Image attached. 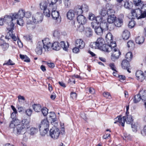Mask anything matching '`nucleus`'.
Here are the masks:
<instances>
[{
    "instance_id": "f257e3e1",
    "label": "nucleus",
    "mask_w": 146,
    "mask_h": 146,
    "mask_svg": "<svg viewBox=\"0 0 146 146\" xmlns=\"http://www.w3.org/2000/svg\"><path fill=\"white\" fill-rule=\"evenodd\" d=\"M51 46V43L48 38H47L38 42L36 45L35 51L38 55H41L43 52H47Z\"/></svg>"
},
{
    "instance_id": "4d7b16f0",
    "label": "nucleus",
    "mask_w": 146,
    "mask_h": 146,
    "mask_svg": "<svg viewBox=\"0 0 146 146\" xmlns=\"http://www.w3.org/2000/svg\"><path fill=\"white\" fill-rule=\"evenodd\" d=\"M103 96L105 98L110 99L111 98V96L110 93L108 92H104L103 93Z\"/></svg>"
},
{
    "instance_id": "c03bdc74",
    "label": "nucleus",
    "mask_w": 146,
    "mask_h": 146,
    "mask_svg": "<svg viewBox=\"0 0 146 146\" xmlns=\"http://www.w3.org/2000/svg\"><path fill=\"white\" fill-rule=\"evenodd\" d=\"M65 7L66 8H68L70 7L71 4L70 0H65L64 2Z\"/></svg>"
},
{
    "instance_id": "dca6fc26",
    "label": "nucleus",
    "mask_w": 146,
    "mask_h": 146,
    "mask_svg": "<svg viewBox=\"0 0 146 146\" xmlns=\"http://www.w3.org/2000/svg\"><path fill=\"white\" fill-rule=\"evenodd\" d=\"M77 18L78 23L85 24L86 23L87 19L86 17L82 15H79Z\"/></svg>"
},
{
    "instance_id": "49530a36",
    "label": "nucleus",
    "mask_w": 146,
    "mask_h": 146,
    "mask_svg": "<svg viewBox=\"0 0 146 146\" xmlns=\"http://www.w3.org/2000/svg\"><path fill=\"white\" fill-rule=\"evenodd\" d=\"M97 17L96 18L94 15L92 13H90L89 16H88V19H89L90 20H95L97 22Z\"/></svg>"
},
{
    "instance_id": "bf43d9fd",
    "label": "nucleus",
    "mask_w": 146,
    "mask_h": 146,
    "mask_svg": "<svg viewBox=\"0 0 146 146\" xmlns=\"http://www.w3.org/2000/svg\"><path fill=\"white\" fill-rule=\"evenodd\" d=\"M135 22L134 20H131L130 21L128 24V27L129 28H133L135 25Z\"/></svg>"
},
{
    "instance_id": "b1692460",
    "label": "nucleus",
    "mask_w": 146,
    "mask_h": 146,
    "mask_svg": "<svg viewBox=\"0 0 146 146\" xmlns=\"http://www.w3.org/2000/svg\"><path fill=\"white\" fill-rule=\"evenodd\" d=\"M50 47L52 48V49L56 50H58L61 48V46L59 42H55L52 44H51Z\"/></svg>"
},
{
    "instance_id": "864d4df0",
    "label": "nucleus",
    "mask_w": 146,
    "mask_h": 146,
    "mask_svg": "<svg viewBox=\"0 0 146 146\" xmlns=\"http://www.w3.org/2000/svg\"><path fill=\"white\" fill-rule=\"evenodd\" d=\"M133 1L134 4L137 6L140 5L142 4L141 0H132Z\"/></svg>"
},
{
    "instance_id": "774afa93",
    "label": "nucleus",
    "mask_w": 146,
    "mask_h": 146,
    "mask_svg": "<svg viewBox=\"0 0 146 146\" xmlns=\"http://www.w3.org/2000/svg\"><path fill=\"white\" fill-rule=\"evenodd\" d=\"M70 96L72 99H75L77 98V95L75 92H72L70 93Z\"/></svg>"
},
{
    "instance_id": "f3484780",
    "label": "nucleus",
    "mask_w": 146,
    "mask_h": 146,
    "mask_svg": "<svg viewBox=\"0 0 146 146\" xmlns=\"http://www.w3.org/2000/svg\"><path fill=\"white\" fill-rule=\"evenodd\" d=\"M139 94L142 101L144 103L145 102H146V90L143 88H141L139 92Z\"/></svg>"
},
{
    "instance_id": "0eeeda50",
    "label": "nucleus",
    "mask_w": 146,
    "mask_h": 146,
    "mask_svg": "<svg viewBox=\"0 0 146 146\" xmlns=\"http://www.w3.org/2000/svg\"><path fill=\"white\" fill-rule=\"evenodd\" d=\"M116 46V44L115 43L114 44L113 46H112V49L111 50L113 51V53L111 55V58L113 61H115L116 60H117L121 54L119 50L115 48Z\"/></svg>"
},
{
    "instance_id": "6e6552de",
    "label": "nucleus",
    "mask_w": 146,
    "mask_h": 146,
    "mask_svg": "<svg viewBox=\"0 0 146 146\" xmlns=\"http://www.w3.org/2000/svg\"><path fill=\"white\" fill-rule=\"evenodd\" d=\"M60 134V131L57 128H55L50 129V135L54 139H57Z\"/></svg>"
},
{
    "instance_id": "4c0bfd02",
    "label": "nucleus",
    "mask_w": 146,
    "mask_h": 146,
    "mask_svg": "<svg viewBox=\"0 0 146 146\" xmlns=\"http://www.w3.org/2000/svg\"><path fill=\"white\" fill-rule=\"evenodd\" d=\"M132 53L131 52H129L126 54L125 58L126 59L125 60L128 61L130 62L132 59Z\"/></svg>"
},
{
    "instance_id": "6ab92c4d",
    "label": "nucleus",
    "mask_w": 146,
    "mask_h": 146,
    "mask_svg": "<svg viewBox=\"0 0 146 146\" xmlns=\"http://www.w3.org/2000/svg\"><path fill=\"white\" fill-rule=\"evenodd\" d=\"M50 9H52L51 16L52 18L54 20L57 19L58 18L59 16V12L56 11V9L54 10L53 8Z\"/></svg>"
},
{
    "instance_id": "c756f323",
    "label": "nucleus",
    "mask_w": 146,
    "mask_h": 146,
    "mask_svg": "<svg viewBox=\"0 0 146 146\" xmlns=\"http://www.w3.org/2000/svg\"><path fill=\"white\" fill-rule=\"evenodd\" d=\"M95 31L97 35H101L103 33L104 30L101 28V27H95Z\"/></svg>"
},
{
    "instance_id": "a211bd4d",
    "label": "nucleus",
    "mask_w": 146,
    "mask_h": 146,
    "mask_svg": "<svg viewBox=\"0 0 146 146\" xmlns=\"http://www.w3.org/2000/svg\"><path fill=\"white\" fill-rule=\"evenodd\" d=\"M35 23L30 20L27 21L26 26L27 29L28 30H32L35 29L36 27Z\"/></svg>"
},
{
    "instance_id": "ea45409f",
    "label": "nucleus",
    "mask_w": 146,
    "mask_h": 146,
    "mask_svg": "<svg viewBox=\"0 0 146 146\" xmlns=\"http://www.w3.org/2000/svg\"><path fill=\"white\" fill-rule=\"evenodd\" d=\"M7 30L8 31V32L7 33L6 36H5V38L8 40H9L11 38V34L12 33V29L11 28H9V27H7Z\"/></svg>"
},
{
    "instance_id": "a18cd8bd",
    "label": "nucleus",
    "mask_w": 146,
    "mask_h": 146,
    "mask_svg": "<svg viewBox=\"0 0 146 146\" xmlns=\"http://www.w3.org/2000/svg\"><path fill=\"white\" fill-rule=\"evenodd\" d=\"M108 30L110 31L113 30L115 27L114 24L113 23H108Z\"/></svg>"
},
{
    "instance_id": "412c9836",
    "label": "nucleus",
    "mask_w": 146,
    "mask_h": 146,
    "mask_svg": "<svg viewBox=\"0 0 146 146\" xmlns=\"http://www.w3.org/2000/svg\"><path fill=\"white\" fill-rule=\"evenodd\" d=\"M74 13L73 10H69L67 14V16L68 19L70 20L73 19L75 17Z\"/></svg>"
},
{
    "instance_id": "20e7f679",
    "label": "nucleus",
    "mask_w": 146,
    "mask_h": 146,
    "mask_svg": "<svg viewBox=\"0 0 146 146\" xmlns=\"http://www.w3.org/2000/svg\"><path fill=\"white\" fill-rule=\"evenodd\" d=\"M49 123L47 119H44L39 125V131L42 136H44L49 130Z\"/></svg>"
},
{
    "instance_id": "f03ea898",
    "label": "nucleus",
    "mask_w": 146,
    "mask_h": 146,
    "mask_svg": "<svg viewBox=\"0 0 146 146\" xmlns=\"http://www.w3.org/2000/svg\"><path fill=\"white\" fill-rule=\"evenodd\" d=\"M9 126L11 128H13V132L16 135L22 134L26 130L20 124V121L19 120L11 121Z\"/></svg>"
},
{
    "instance_id": "7c9ffc66",
    "label": "nucleus",
    "mask_w": 146,
    "mask_h": 146,
    "mask_svg": "<svg viewBox=\"0 0 146 146\" xmlns=\"http://www.w3.org/2000/svg\"><path fill=\"white\" fill-rule=\"evenodd\" d=\"M83 24H77V23H74L75 26L76 27L77 25L76 29L80 32L83 31L84 29V27L83 25Z\"/></svg>"
},
{
    "instance_id": "5701e85b",
    "label": "nucleus",
    "mask_w": 146,
    "mask_h": 146,
    "mask_svg": "<svg viewBox=\"0 0 146 146\" xmlns=\"http://www.w3.org/2000/svg\"><path fill=\"white\" fill-rule=\"evenodd\" d=\"M29 120L27 119H24L22 120V123L20 124L23 126V127H25L26 129H27L29 127Z\"/></svg>"
},
{
    "instance_id": "8fccbe9b",
    "label": "nucleus",
    "mask_w": 146,
    "mask_h": 146,
    "mask_svg": "<svg viewBox=\"0 0 146 146\" xmlns=\"http://www.w3.org/2000/svg\"><path fill=\"white\" fill-rule=\"evenodd\" d=\"M134 42L132 40H129L127 42V46L128 48L134 47Z\"/></svg>"
},
{
    "instance_id": "e2e57ef3",
    "label": "nucleus",
    "mask_w": 146,
    "mask_h": 146,
    "mask_svg": "<svg viewBox=\"0 0 146 146\" xmlns=\"http://www.w3.org/2000/svg\"><path fill=\"white\" fill-rule=\"evenodd\" d=\"M32 110L31 109H29L25 111L26 114L28 116H30L32 114Z\"/></svg>"
},
{
    "instance_id": "4be33fe9",
    "label": "nucleus",
    "mask_w": 146,
    "mask_h": 146,
    "mask_svg": "<svg viewBox=\"0 0 146 146\" xmlns=\"http://www.w3.org/2000/svg\"><path fill=\"white\" fill-rule=\"evenodd\" d=\"M49 120H51V123L54 122L56 121V116L54 112H51L48 115Z\"/></svg>"
},
{
    "instance_id": "09e8293b",
    "label": "nucleus",
    "mask_w": 146,
    "mask_h": 146,
    "mask_svg": "<svg viewBox=\"0 0 146 146\" xmlns=\"http://www.w3.org/2000/svg\"><path fill=\"white\" fill-rule=\"evenodd\" d=\"M42 112L44 116H46L47 115L48 112V110L45 107H44L42 109Z\"/></svg>"
},
{
    "instance_id": "603ef678",
    "label": "nucleus",
    "mask_w": 146,
    "mask_h": 146,
    "mask_svg": "<svg viewBox=\"0 0 146 146\" xmlns=\"http://www.w3.org/2000/svg\"><path fill=\"white\" fill-rule=\"evenodd\" d=\"M18 20H17V24L20 26H23L24 23V22L23 20V18H18Z\"/></svg>"
},
{
    "instance_id": "58836bf2",
    "label": "nucleus",
    "mask_w": 146,
    "mask_h": 146,
    "mask_svg": "<svg viewBox=\"0 0 146 146\" xmlns=\"http://www.w3.org/2000/svg\"><path fill=\"white\" fill-rule=\"evenodd\" d=\"M141 100H142V99L139 93V94H137L134 96L133 101L134 103H136L140 101Z\"/></svg>"
},
{
    "instance_id": "39448f33",
    "label": "nucleus",
    "mask_w": 146,
    "mask_h": 146,
    "mask_svg": "<svg viewBox=\"0 0 146 146\" xmlns=\"http://www.w3.org/2000/svg\"><path fill=\"white\" fill-rule=\"evenodd\" d=\"M132 19L137 18L139 19L145 18L146 17V13H144L142 10H141L139 8L131 10Z\"/></svg>"
},
{
    "instance_id": "c85d7f7f",
    "label": "nucleus",
    "mask_w": 146,
    "mask_h": 146,
    "mask_svg": "<svg viewBox=\"0 0 146 146\" xmlns=\"http://www.w3.org/2000/svg\"><path fill=\"white\" fill-rule=\"evenodd\" d=\"M105 38L108 43H111L113 40V36L111 33H108L105 36Z\"/></svg>"
},
{
    "instance_id": "79ce46f5",
    "label": "nucleus",
    "mask_w": 146,
    "mask_h": 146,
    "mask_svg": "<svg viewBox=\"0 0 146 146\" xmlns=\"http://www.w3.org/2000/svg\"><path fill=\"white\" fill-rule=\"evenodd\" d=\"M50 10H52V9H49L48 7V9L47 8L43 10L44 15L47 17H49L50 15Z\"/></svg>"
},
{
    "instance_id": "9d476101",
    "label": "nucleus",
    "mask_w": 146,
    "mask_h": 146,
    "mask_svg": "<svg viewBox=\"0 0 146 146\" xmlns=\"http://www.w3.org/2000/svg\"><path fill=\"white\" fill-rule=\"evenodd\" d=\"M113 5L109 3L106 4V8L107 11V15H115V11L113 8Z\"/></svg>"
},
{
    "instance_id": "a878e982",
    "label": "nucleus",
    "mask_w": 146,
    "mask_h": 146,
    "mask_svg": "<svg viewBox=\"0 0 146 146\" xmlns=\"http://www.w3.org/2000/svg\"><path fill=\"white\" fill-rule=\"evenodd\" d=\"M130 62L128 61L125 60H123L122 61L121 65L122 67L124 69L130 67V65L129 63Z\"/></svg>"
},
{
    "instance_id": "13d9d810",
    "label": "nucleus",
    "mask_w": 146,
    "mask_h": 146,
    "mask_svg": "<svg viewBox=\"0 0 146 146\" xmlns=\"http://www.w3.org/2000/svg\"><path fill=\"white\" fill-rule=\"evenodd\" d=\"M92 35V29L90 28H88L86 32V36L88 37H90Z\"/></svg>"
},
{
    "instance_id": "cd10ccee",
    "label": "nucleus",
    "mask_w": 146,
    "mask_h": 146,
    "mask_svg": "<svg viewBox=\"0 0 146 146\" xmlns=\"http://www.w3.org/2000/svg\"><path fill=\"white\" fill-rule=\"evenodd\" d=\"M144 41V38L142 36H139L135 38L136 42L139 44H142Z\"/></svg>"
},
{
    "instance_id": "423d86ee",
    "label": "nucleus",
    "mask_w": 146,
    "mask_h": 146,
    "mask_svg": "<svg viewBox=\"0 0 146 146\" xmlns=\"http://www.w3.org/2000/svg\"><path fill=\"white\" fill-rule=\"evenodd\" d=\"M13 14H11L10 15H6L4 17V20L5 22H6L9 26V28L14 29V21L16 19L14 18L13 16Z\"/></svg>"
},
{
    "instance_id": "9b49d317",
    "label": "nucleus",
    "mask_w": 146,
    "mask_h": 146,
    "mask_svg": "<svg viewBox=\"0 0 146 146\" xmlns=\"http://www.w3.org/2000/svg\"><path fill=\"white\" fill-rule=\"evenodd\" d=\"M42 20V15L39 13H37L35 16L32 17V20L33 22H41Z\"/></svg>"
},
{
    "instance_id": "473e14b6",
    "label": "nucleus",
    "mask_w": 146,
    "mask_h": 146,
    "mask_svg": "<svg viewBox=\"0 0 146 146\" xmlns=\"http://www.w3.org/2000/svg\"><path fill=\"white\" fill-rule=\"evenodd\" d=\"M108 23L104 21H103L100 23V26L104 31L108 30Z\"/></svg>"
},
{
    "instance_id": "393cba45",
    "label": "nucleus",
    "mask_w": 146,
    "mask_h": 146,
    "mask_svg": "<svg viewBox=\"0 0 146 146\" xmlns=\"http://www.w3.org/2000/svg\"><path fill=\"white\" fill-rule=\"evenodd\" d=\"M98 46V48H99L105 44V41L101 37H100L98 38L96 41Z\"/></svg>"
},
{
    "instance_id": "bb28decb",
    "label": "nucleus",
    "mask_w": 146,
    "mask_h": 146,
    "mask_svg": "<svg viewBox=\"0 0 146 146\" xmlns=\"http://www.w3.org/2000/svg\"><path fill=\"white\" fill-rule=\"evenodd\" d=\"M130 35L129 32L127 30H125L123 32L122 37L123 39L127 40L129 38Z\"/></svg>"
},
{
    "instance_id": "5fc2aeb1",
    "label": "nucleus",
    "mask_w": 146,
    "mask_h": 146,
    "mask_svg": "<svg viewBox=\"0 0 146 146\" xmlns=\"http://www.w3.org/2000/svg\"><path fill=\"white\" fill-rule=\"evenodd\" d=\"M15 64V63H13L12 61L11 60L9 59L8 61H5V63L3 64V65H13Z\"/></svg>"
},
{
    "instance_id": "1a4fd4ad",
    "label": "nucleus",
    "mask_w": 146,
    "mask_h": 146,
    "mask_svg": "<svg viewBox=\"0 0 146 146\" xmlns=\"http://www.w3.org/2000/svg\"><path fill=\"white\" fill-rule=\"evenodd\" d=\"M145 75V74L141 70L137 71L135 73L137 79L140 82H142L144 80Z\"/></svg>"
},
{
    "instance_id": "f704fd0d",
    "label": "nucleus",
    "mask_w": 146,
    "mask_h": 146,
    "mask_svg": "<svg viewBox=\"0 0 146 146\" xmlns=\"http://www.w3.org/2000/svg\"><path fill=\"white\" fill-rule=\"evenodd\" d=\"M122 19L119 18L117 20L116 19L114 22V25L115 26L117 27H119L122 25Z\"/></svg>"
},
{
    "instance_id": "aec40b11",
    "label": "nucleus",
    "mask_w": 146,
    "mask_h": 146,
    "mask_svg": "<svg viewBox=\"0 0 146 146\" xmlns=\"http://www.w3.org/2000/svg\"><path fill=\"white\" fill-rule=\"evenodd\" d=\"M75 13H76L77 15H80L83 12L82 11L81 6L78 5L76 6L74 10Z\"/></svg>"
},
{
    "instance_id": "72a5a7b5",
    "label": "nucleus",
    "mask_w": 146,
    "mask_h": 146,
    "mask_svg": "<svg viewBox=\"0 0 146 146\" xmlns=\"http://www.w3.org/2000/svg\"><path fill=\"white\" fill-rule=\"evenodd\" d=\"M33 107L34 110L36 112H39L42 110L41 106L39 104H34Z\"/></svg>"
},
{
    "instance_id": "de8ad7c7",
    "label": "nucleus",
    "mask_w": 146,
    "mask_h": 146,
    "mask_svg": "<svg viewBox=\"0 0 146 146\" xmlns=\"http://www.w3.org/2000/svg\"><path fill=\"white\" fill-rule=\"evenodd\" d=\"M60 34L58 31L55 30L53 33L54 36L56 38L59 39L60 38Z\"/></svg>"
},
{
    "instance_id": "e433bc0d",
    "label": "nucleus",
    "mask_w": 146,
    "mask_h": 146,
    "mask_svg": "<svg viewBox=\"0 0 146 146\" xmlns=\"http://www.w3.org/2000/svg\"><path fill=\"white\" fill-rule=\"evenodd\" d=\"M107 11L106 8V5L105 6L103 7L100 12V14L102 16L104 17L107 15Z\"/></svg>"
},
{
    "instance_id": "052dcab7",
    "label": "nucleus",
    "mask_w": 146,
    "mask_h": 146,
    "mask_svg": "<svg viewBox=\"0 0 146 146\" xmlns=\"http://www.w3.org/2000/svg\"><path fill=\"white\" fill-rule=\"evenodd\" d=\"M9 47V45L8 44L4 43L2 45V47L3 51L7 50Z\"/></svg>"
},
{
    "instance_id": "f8f14e48",
    "label": "nucleus",
    "mask_w": 146,
    "mask_h": 146,
    "mask_svg": "<svg viewBox=\"0 0 146 146\" xmlns=\"http://www.w3.org/2000/svg\"><path fill=\"white\" fill-rule=\"evenodd\" d=\"M25 11L22 9H20L18 13H13L14 18L16 19L17 18H23L25 16Z\"/></svg>"
},
{
    "instance_id": "680f3d73",
    "label": "nucleus",
    "mask_w": 146,
    "mask_h": 146,
    "mask_svg": "<svg viewBox=\"0 0 146 146\" xmlns=\"http://www.w3.org/2000/svg\"><path fill=\"white\" fill-rule=\"evenodd\" d=\"M90 46L92 48H98V46L97 45L96 42H91L90 45Z\"/></svg>"
},
{
    "instance_id": "338daca9",
    "label": "nucleus",
    "mask_w": 146,
    "mask_h": 146,
    "mask_svg": "<svg viewBox=\"0 0 146 146\" xmlns=\"http://www.w3.org/2000/svg\"><path fill=\"white\" fill-rule=\"evenodd\" d=\"M24 38L25 40H26L27 41H30L31 42H32V37L31 36L27 35H26L25 36H24Z\"/></svg>"
},
{
    "instance_id": "7ed1b4c3",
    "label": "nucleus",
    "mask_w": 146,
    "mask_h": 146,
    "mask_svg": "<svg viewBox=\"0 0 146 146\" xmlns=\"http://www.w3.org/2000/svg\"><path fill=\"white\" fill-rule=\"evenodd\" d=\"M126 115V116L123 117L122 118L121 115L117 116V117L114 119V120L115 121L114 123H118L121 124L123 127L124 126V124L125 121L127 124H132L133 121L132 116L128 114Z\"/></svg>"
},
{
    "instance_id": "2eb2a0df",
    "label": "nucleus",
    "mask_w": 146,
    "mask_h": 146,
    "mask_svg": "<svg viewBox=\"0 0 146 146\" xmlns=\"http://www.w3.org/2000/svg\"><path fill=\"white\" fill-rule=\"evenodd\" d=\"M100 49L104 52H108L111 50L112 49V46L110 45H107L104 44L100 48Z\"/></svg>"
},
{
    "instance_id": "4468645a",
    "label": "nucleus",
    "mask_w": 146,
    "mask_h": 146,
    "mask_svg": "<svg viewBox=\"0 0 146 146\" xmlns=\"http://www.w3.org/2000/svg\"><path fill=\"white\" fill-rule=\"evenodd\" d=\"M48 4V7L49 9L53 8V9H56L57 7L56 3L58 0H47Z\"/></svg>"
},
{
    "instance_id": "a19ab883",
    "label": "nucleus",
    "mask_w": 146,
    "mask_h": 146,
    "mask_svg": "<svg viewBox=\"0 0 146 146\" xmlns=\"http://www.w3.org/2000/svg\"><path fill=\"white\" fill-rule=\"evenodd\" d=\"M38 131V129L36 128L32 127L30 130V133L31 135H33Z\"/></svg>"
},
{
    "instance_id": "3c124183",
    "label": "nucleus",
    "mask_w": 146,
    "mask_h": 146,
    "mask_svg": "<svg viewBox=\"0 0 146 146\" xmlns=\"http://www.w3.org/2000/svg\"><path fill=\"white\" fill-rule=\"evenodd\" d=\"M60 45L61 46V48L62 47L64 50L65 51L67 50V47L66 45L65 42L64 41H61Z\"/></svg>"
},
{
    "instance_id": "37998d69",
    "label": "nucleus",
    "mask_w": 146,
    "mask_h": 146,
    "mask_svg": "<svg viewBox=\"0 0 146 146\" xmlns=\"http://www.w3.org/2000/svg\"><path fill=\"white\" fill-rule=\"evenodd\" d=\"M81 6L83 12H86L88 11V7L87 5L83 4Z\"/></svg>"
},
{
    "instance_id": "ddd939ff",
    "label": "nucleus",
    "mask_w": 146,
    "mask_h": 146,
    "mask_svg": "<svg viewBox=\"0 0 146 146\" xmlns=\"http://www.w3.org/2000/svg\"><path fill=\"white\" fill-rule=\"evenodd\" d=\"M75 45L79 48L82 49L85 47V43L82 39H77L75 41Z\"/></svg>"
},
{
    "instance_id": "0e129e2a",
    "label": "nucleus",
    "mask_w": 146,
    "mask_h": 146,
    "mask_svg": "<svg viewBox=\"0 0 146 146\" xmlns=\"http://www.w3.org/2000/svg\"><path fill=\"white\" fill-rule=\"evenodd\" d=\"M29 135V134L28 133L25 132L23 135V140L24 141H27L28 140V137Z\"/></svg>"
},
{
    "instance_id": "c9c22d12",
    "label": "nucleus",
    "mask_w": 146,
    "mask_h": 146,
    "mask_svg": "<svg viewBox=\"0 0 146 146\" xmlns=\"http://www.w3.org/2000/svg\"><path fill=\"white\" fill-rule=\"evenodd\" d=\"M40 5L41 9L43 10L47 8L48 3L46 1H44L40 3Z\"/></svg>"
},
{
    "instance_id": "69168bd1",
    "label": "nucleus",
    "mask_w": 146,
    "mask_h": 146,
    "mask_svg": "<svg viewBox=\"0 0 146 146\" xmlns=\"http://www.w3.org/2000/svg\"><path fill=\"white\" fill-rule=\"evenodd\" d=\"M17 113H12L11 114V117L12 119L13 120L11 121H15V120H18L16 118V114Z\"/></svg>"
},
{
    "instance_id": "2f4dec72",
    "label": "nucleus",
    "mask_w": 146,
    "mask_h": 146,
    "mask_svg": "<svg viewBox=\"0 0 146 146\" xmlns=\"http://www.w3.org/2000/svg\"><path fill=\"white\" fill-rule=\"evenodd\" d=\"M116 18L115 15H108L107 19L108 23H113L114 22Z\"/></svg>"
},
{
    "instance_id": "6e6d98bb",
    "label": "nucleus",
    "mask_w": 146,
    "mask_h": 146,
    "mask_svg": "<svg viewBox=\"0 0 146 146\" xmlns=\"http://www.w3.org/2000/svg\"><path fill=\"white\" fill-rule=\"evenodd\" d=\"M131 4L128 1H126L125 2L123 6L126 9H129L131 8Z\"/></svg>"
}]
</instances>
